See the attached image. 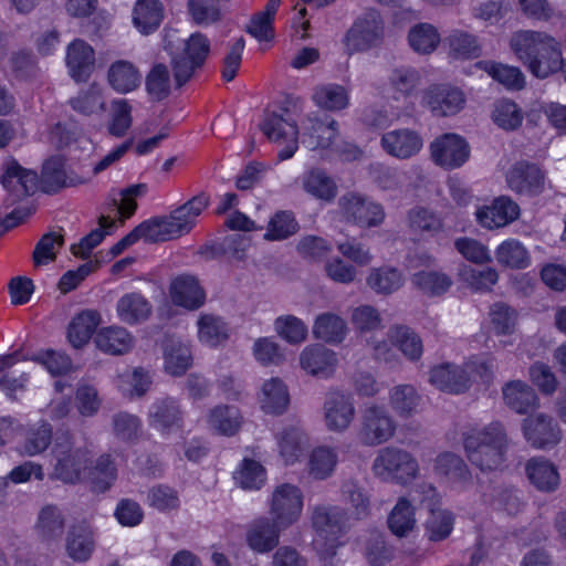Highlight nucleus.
I'll return each mask as SVG.
<instances>
[{
    "label": "nucleus",
    "mask_w": 566,
    "mask_h": 566,
    "mask_svg": "<svg viewBox=\"0 0 566 566\" xmlns=\"http://www.w3.org/2000/svg\"><path fill=\"white\" fill-rule=\"evenodd\" d=\"M170 296L176 305L188 310L199 308L206 300V294L198 280L188 274L179 275L171 281Z\"/></svg>",
    "instance_id": "obj_27"
},
{
    "label": "nucleus",
    "mask_w": 566,
    "mask_h": 566,
    "mask_svg": "<svg viewBox=\"0 0 566 566\" xmlns=\"http://www.w3.org/2000/svg\"><path fill=\"white\" fill-rule=\"evenodd\" d=\"M281 0H269L264 10L254 14L247 27V31L259 41H269L273 38V20Z\"/></svg>",
    "instance_id": "obj_60"
},
{
    "label": "nucleus",
    "mask_w": 566,
    "mask_h": 566,
    "mask_svg": "<svg viewBox=\"0 0 566 566\" xmlns=\"http://www.w3.org/2000/svg\"><path fill=\"white\" fill-rule=\"evenodd\" d=\"M520 214V206L509 196H500L475 212L479 224L488 230L504 228L518 219Z\"/></svg>",
    "instance_id": "obj_14"
},
{
    "label": "nucleus",
    "mask_w": 566,
    "mask_h": 566,
    "mask_svg": "<svg viewBox=\"0 0 566 566\" xmlns=\"http://www.w3.org/2000/svg\"><path fill=\"white\" fill-rule=\"evenodd\" d=\"M530 482L542 492H553L559 484V474L555 465L544 458H532L525 465Z\"/></svg>",
    "instance_id": "obj_33"
},
{
    "label": "nucleus",
    "mask_w": 566,
    "mask_h": 566,
    "mask_svg": "<svg viewBox=\"0 0 566 566\" xmlns=\"http://www.w3.org/2000/svg\"><path fill=\"white\" fill-rule=\"evenodd\" d=\"M464 449L470 462L481 471H493L504 462L507 437L500 422L464 433Z\"/></svg>",
    "instance_id": "obj_2"
},
{
    "label": "nucleus",
    "mask_w": 566,
    "mask_h": 566,
    "mask_svg": "<svg viewBox=\"0 0 566 566\" xmlns=\"http://www.w3.org/2000/svg\"><path fill=\"white\" fill-rule=\"evenodd\" d=\"M388 338L410 361H418L423 354L420 336L410 327L396 325L389 328Z\"/></svg>",
    "instance_id": "obj_38"
},
{
    "label": "nucleus",
    "mask_w": 566,
    "mask_h": 566,
    "mask_svg": "<svg viewBox=\"0 0 566 566\" xmlns=\"http://www.w3.org/2000/svg\"><path fill=\"white\" fill-rule=\"evenodd\" d=\"M385 35V22L376 10H367L355 19L342 40L348 55L367 52L381 44Z\"/></svg>",
    "instance_id": "obj_6"
},
{
    "label": "nucleus",
    "mask_w": 566,
    "mask_h": 566,
    "mask_svg": "<svg viewBox=\"0 0 566 566\" xmlns=\"http://www.w3.org/2000/svg\"><path fill=\"white\" fill-rule=\"evenodd\" d=\"M420 74L416 69L399 66L390 72L388 84L394 92V97L399 99L400 97L412 95L420 83Z\"/></svg>",
    "instance_id": "obj_55"
},
{
    "label": "nucleus",
    "mask_w": 566,
    "mask_h": 566,
    "mask_svg": "<svg viewBox=\"0 0 566 566\" xmlns=\"http://www.w3.org/2000/svg\"><path fill=\"white\" fill-rule=\"evenodd\" d=\"M304 190L316 199L331 202L337 195V185L324 170L312 169L302 178Z\"/></svg>",
    "instance_id": "obj_49"
},
{
    "label": "nucleus",
    "mask_w": 566,
    "mask_h": 566,
    "mask_svg": "<svg viewBox=\"0 0 566 566\" xmlns=\"http://www.w3.org/2000/svg\"><path fill=\"white\" fill-rule=\"evenodd\" d=\"M310 511L316 542H322L325 552L334 555L336 548L343 544L340 538L349 530L347 512L340 506L329 504H316Z\"/></svg>",
    "instance_id": "obj_4"
},
{
    "label": "nucleus",
    "mask_w": 566,
    "mask_h": 566,
    "mask_svg": "<svg viewBox=\"0 0 566 566\" xmlns=\"http://www.w3.org/2000/svg\"><path fill=\"white\" fill-rule=\"evenodd\" d=\"M338 463L336 448L319 446L312 450L308 457L307 470L314 480H326L333 475Z\"/></svg>",
    "instance_id": "obj_39"
},
{
    "label": "nucleus",
    "mask_w": 566,
    "mask_h": 566,
    "mask_svg": "<svg viewBox=\"0 0 566 566\" xmlns=\"http://www.w3.org/2000/svg\"><path fill=\"white\" fill-rule=\"evenodd\" d=\"M495 259L501 266L512 270L526 269L531 264L527 249L516 239L503 241L495 250Z\"/></svg>",
    "instance_id": "obj_48"
},
{
    "label": "nucleus",
    "mask_w": 566,
    "mask_h": 566,
    "mask_svg": "<svg viewBox=\"0 0 566 566\" xmlns=\"http://www.w3.org/2000/svg\"><path fill=\"white\" fill-rule=\"evenodd\" d=\"M564 65L562 45L553 35L545 33L541 49L532 62L528 71L539 78H545L559 71Z\"/></svg>",
    "instance_id": "obj_23"
},
{
    "label": "nucleus",
    "mask_w": 566,
    "mask_h": 566,
    "mask_svg": "<svg viewBox=\"0 0 566 566\" xmlns=\"http://www.w3.org/2000/svg\"><path fill=\"white\" fill-rule=\"evenodd\" d=\"M52 442V427L48 422H41L32 427L25 436L20 452L24 455H36L45 451Z\"/></svg>",
    "instance_id": "obj_62"
},
{
    "label": "nucleus",
    "mask_w": 566,
    "mask_h": 566,
    "mask_svg": "<svg viewBox=\"0 0 566 566\" xmlns=\"http://www.w3.org/2000/svg\"><path fill=\"white\" fill-rule=\"evenodd\" d=\"M397 423L390 411L382 405L367 403L360 411L356 438L361 446L378 447L391 440Z\"/></svg>",
    "instance_id": "obj_5"
},
{
    "label": "nucleus",
    "mask_w": 566,
    "mask_h": 566,
    "mask_svg": "<svg viewBox=\"0 0 566 566\" xmlns=\"http://www.w3.org/2000/svg\"><path fill=\"white\" fill-rule=\"evenodd\" d=\"M469 369L472 365L442 363L430 369L429 381L441 391L459 395L470 388Z\"/></svg>",
    "instance_id": "obj_16"
},
{
    "label": "nucleus",
    "mask_w": 566,
    "mask_h": 566,
    "mask_svg": "<svg viewBox=\"0 0 566 566\" xmlns=\"http://www.w3.org/2000/svg\"><path fill=\"white\" fill-rule=\"evenodd\" d=\"M340 493L344 501L350 505L357 520H361L369 514V495L358 481L354 479L345 480L342 483Z\"/></svg>",
    "instance_id": "obj_58"
},
{
    "label": "nucleus",
    "mask_w": 566,
    "mask_h": 566,
    "mask_svg": "<svg viewBox=\"0 0 566 566\" xmlns=\"http://www.w3.org/2000/svg\"><path fill=\"white\" fill-rule=\"evenodd\" d=\"M260 129L269 140L283 146L277 158L283 161L294 156L298 148V127L295 120L289 117V109L283 107L282 113H266Z\"/></svg>",
    "instance_id": "obj_9"
},
{
    "label": "nucleus",
    "mask_w": 566,
    "mask_h": 566,
    "mask_svg": "<svg viewBox=\"0 0 566 566\" xmlns=\"http://www.w3.org/2000/svg\"><path fill=\"white\" fill-rule=\"evenodd\" d=\"M107 81L117 93L127 94L140 85L142 75L132 62L118 60L111 64Z\"/></svg>",
    "instance_id": "obj_36"
},
{
    "label": "nucleus",
    "mask_w": 566,
    "mask_h": 566,
    "mask_svg": "<svg viewBox=\"0 0 566 566\" xmlns=\"http://www.w3.org/2000/svg\"><path fill=\"white\" fill-rule=\"evenodd\" d=\"M96 346L104 353L123 355L133 347L134 338L128 331L120 326L101 329L95 337Z\"/></svg>",
    "instance_id": "obj_42"
},
{
    "label": "nucleus",
    "mask_w": 566,
    "mask_h": 566,
    "mask_svg": "<svg viewBox=\"0 0 566 566\" xmlns=\"http://www.w3.org/2000/svg\"><path fill=\"white\" fill-rule=\"evenodd\" d=\"M546 32L518 30L510 39V48L516 57L528 69L541 49Z\"/></svg>",
    "instance_id": "obj_37"
},
{
    "label": "nucleus",
    "mask_w": 566,
    "mask_h": 566,
    "mask_svg": "<svg viewBox=\"0 0 566 566\" xmlns=\"http://www.w3.org/2000/svg\"><path fill=\"white\" fill-rule=\"evenodd\" d=\"M279 453L285 464L295 463L303 454L307 444V438L303 429L296 424H290L276 434Z\"/></svg>",
    "instance_id": "obj_34"
},
{
    "label": "nucleus",
    "mask_w": 566,
    "mask_h": 566,
    "mask_svg": "<svg viewBox=\"0 0 566 566\" xmlns=\"http://www.w3.org/2000/svg\"><path fill=\"white\" fill-rule=\"evenodd\" d=\"M373 472L384 481L407 484L417 478L419 465L410 452L396 447H386L375 458Z\"/></svg>",
    "instance_id": "obj_7"
},
{
    "label": "nucleus",
    "mask_w": 566,
    "mask_h": 566,
    "mask_svg": "<svg viewBox=\"0 0 566 566\" xmlns=\"http://www.w3.org/2000/svg\"><path fill=\"white\" fill-rule=\"evenodd\" d=\"M388 401L400 418H409L417 412L421 396L412 385L400 384L389 390Z\"/></svg>",
    "instance_id": "obj_43"
},
{
    "label": "nucleus",
    "mask_w": 566,
    "mask_h": 566,
    "mask_svg": "<svg viewBox=\"0 0 566 566\" xmlns=\"http://www.w3.org/2000/svg\"><path fill=\"white\" fill-rule=\"evenodd\" d=\"M505 181L516 195L533 198L543 193L546 172L537 164L520 160L507 170Z\"/></svg>",
    "instance_id": "obj_11"
},
{
    "label": "nucleus",
    "mask_w": 566,
    "mask_h": 566,
    "mask_svg": "<svg viewBox=\"0 0 566 566\" xmlns=\"http://www.w3.org/2000/svg\"><path fill=\"white\" fill-rule=\"evenodd\" d=\"M366 282L376 294L389 295L403 285L405 279L398 269L380 266L370 270Z\"/></svg>",
    "instance_id": "obj_47"
},
{
    "label": "nucleus",
    "mask_w": 566,
    "mask_h": 566,
    "mask_svg": "<svg viewBox=\"0 0 566 566\" xmlns=\"http://www.w3.org/2000/svg\"><path fill=\"white\" fill-rule=\"evenodd\" d=\"M95 549L92 530L84 525H72L65 537L66 555L76 563L87 562Z\"/></svg>",
    "instance_id": "obj_29"
},
{
    "label": "nucleus",
    "mask_w": 566,
    "mask_h": 566,
    "mask_svg": "<svg viewBox=\"0 0 566 566\" xmlns=\"http://www.w3.org/2000/svg\"><path fill=\"white\" fill-rule=\"evenodd\" d=\"M338 207L346 222L364 229L379 227L386 217L380 203L354 191L343 195L338 200Z\"/></svg>",
    "instance_id": "obj_8"
},
{
    "label": "nucleus",
    "mask_w": 566,
    "mask_h": 566,
    "mask_svg": "<svg viewBox=\"0 0 566 566\" xmlns=\"http://www.w3.org/2000/svg\"><path fill=\"white\" fill-rule=\"evenodd\" d=\"M411 283L428 296H440L449 291L452 279L439 271H419L411 276Z\"/></svg>",
    "instance_id": "obj_54"
},
{
    "label": "nucleus",
    "mask_w": 566,
    "mask_h": 566,
    "mask_svg": "<svg viewBox=\"0 0 566 566\" xmlns=\"http://www.w3.org/2000/svg\"><path fill=\"white\" fill-rule=\"evenodd\" d=\"M394 553V547L378 532H371L365 542L364 555L371 566H385L392 559Z\"/></svg>",
    "instance_id": "obj_63"
},
{
    "label": "nucleus",
    "mask_w": 566,
    "mask_h": 566,
    "mask_svg": "<svg viewBox=\"0 0 566 566\" xmlns=\"http://www.w3.org/2000/svg\"><path fill=\"white\" fill-rule=\"evenodd\" d=\"M70 105L75 112L86 116L105 109L102 91L96 84L90 85L87 90L81 91L75 97L71 98Z\"/></svg>",
    "instance_id": "obj_64"
},
{
    "label": "nucleus",
    "mask_w": 566,
    "mask_h": 566,
    "mask_svg": "<svg viewBox=\"0 0 566 566\" xmlns=\"http://www.w3.org/2000/svg\"><path fill=\"white\" fill-rule=\"evenodd\" d=\"M416 525L415 509L410 501L400 497L388 516V526L390 531L399 536H407Z\"/></svg>",
    "instance_id": "obj_57"
},
{
    "label": "nucleus",
    "mask_w": 566,
    "mask_h": 566,
    "mask_svg": "<svg viewBox=\"0 0 566 566\" xmlns=\"http://www.w3.org/2000/svg\"><path fill=\"white\" fill-rule=\"evenodd\" d=\"M165 369L172 376H181L191 366L189 347L180 340L167 339L164 345Z\"/></svg>",
    "instance_id": "obj_52"
},
{
    "label": "nucleus",
    "mask_w": 566,
    "mask_h": 566,
    "mask_svg": "<svg viewBox=\"0 0 566 566\" xmlns=\"http://www.w3.org/2000/svg\"><path fill=\"white\" fill-rule=\"evenodd\" d=\"M52 454L55 459L52 479L74 484L81 480L87 468L90 451L86 447L76 444L75 436L66 429L56 432Z\"/></svg>",
    "instance_id": "obj_3"
},
{
    "label": "nucleus",
    "mask_w": 566,
    "mask_h": 566,
    "mask_svg": "<svg viewBox=\"0 0 566 566\" xmlns=\"http://www.w3.org/2000/svg\"><path fill=\"white\" fill-rule=\"evenodd\" d=\"M381 146L388 155L398 159H408L421 150L423 142L417 132L402 128L384 134Z\"/></svg>",
    "instance_id": "obj_24"
},
{
    "label": "nucleus",
    "mask_w": 566,
    "mask_h": 566,
    "mask_svg": "<svg viewBox=\"0 0 566 566\" xmlns=\"http://www.w3.org/2000/svg\"><path fill=\"white\" fill-rule=\"evenodd\" d=\"M406 227L411 234L432 237L442 230L443 222L433 210L415 206L407 211Z\"/></svg>",
    "instance_id": "obj_32"
},
{
    "label": "nucleus",
    "mask_w": 566,
    "mask_h": 566,
    "mask_svg": "<svg viewBox=\"0 0 566 566\" xmlns=\"http://www.w3.org/2000/svg\"><path fill=\"white\" fill-rule=\"evenodd\" d=\"M431 158L444 169L461 167L470 157V146L457 134H443L430 144Z\"/></svg>",
    "instance_id": "obj_13"
},
{
    "label": "nucleus",
    "mask_w": 566,
    "mask_h": 566,
    "mask_svg": "<svg viewBox=\"0 0 566 566\" xmlns=\"http://www.w3.org/2000/svg\"><path fill=\"white\" fill-rule=\"evenodd\" d=\"M140 418L127 411H119L112 416V432L114 437L125 443L138 440L142 433Z\"/></svg>",
    "instance_id": "obj_56"
},
{
    "label": "nucleus",
    "mask_w": 566,
    "mask_h": 566,
    "mask_svg": "<svg viewBox=\"0 0 566 566\" xmlns=\"http://www.w3.org/2000/svg\"><path fill=\"white\" fill-rule=\"evenodd\" d=\"M434 471L454 484H464L471 479V473L464 461L459 455L450 452L437 457Z\"/></svg>",
    "instance_id": "obj_53"
},
{
    "label": "nucleus",
    "mask_w": 566,
    "mask_h": 566,
    "mask_svg": "<svg viewBox=\"0 0 566 566\" xmlns=\"http://www.w3.org/2000/svg\"><path fill=\"white\" fill-rule=\"evenodd\" d=\"M179 41L177 32L165 35V50L169 52L174 80L167 65L155 64L146 76V91L154 101H163L169 96L172 83L179 88L184 86L200 70L210 52V42L201 33L192 34L188 40H181L182 48L175 45Z\"/></svg>",
    "instance_id": "obj_1"
},
{
    "label": "nucleus",
    "mask_w": 566,
    "mask_h": 566,
    "mask_svg": "<svg viewBox=\"0 0 566 566\" xmlns=\"http://www.w3.org/2000/svg\"><path fill=\"white\" fill-rule=\"evenodd\" d=\"M164 18V8L159 0H138L133 12V22L143 33L156 31Z\"/></svg>",
    "instance_id": "obj_40"
},
{
    "label": "nucleus",
    "mask_w": 566,
    "mask_h": 566,
    "mask_svg": "<svg viewBox=\"0 0 566 566\" xmlns=\"http://www.w3.org/2000/svg\"><path fill=\"white\" fill-rule=\"evenodd\" d=\"M259 401L261 409L266 413H284L290 405L287 386L277 377L265 380L261 387Z\"/></svg>",
    "instance_id": "obj_30"
},
{
    "label": "nucleus",
    "mask_w": 566,
    "mask_h": 566,
    "mask_svg": "<svg viewBox=\"0 0 566 566\" xmlns=\"http://www.w3.org/2000/svg\"><path fill=\"white\" fill-rule=\"evenodd\" d=\"M505 405L517 413H527L537 406V396L532 387L522 380H511L502 388Z\"/></svg>",
    "instance_id": "obj_35"
},
{
    "label": "nucleus",
    "mask_w": 566,
    "mask_h": 566,
    "mask_svg": "<svg viewBox=\"0 0 566 566\" xmlns=\"http://www.w3.org/2000/svg\"><path fill=\"white\" fill-rule=\"evenodd\" d=\"M424 105L434 116L443 117L459 113L465 103L461 90L446 84H434L423 95Z\"/></svg>",
    "instance_id": "obj_15"
},
{
    "label": "nucleus",
    "mask_w": 566,
    "mask_h": 566,
    "mask_svg": "<svg viewBox=\"0 0 566 566\" xmlns=\"http://www.w3.org/2000/svg\"><path fill=\"white\" fill-rule=\"evenodd\" d=\"M526 440L537 449L556 446L562 439V432L553 419L544 413L527 417L523 421Z\"/></svg>",
    "instance_id": "obj_18"
},
{
    "label": "nucleus",
    "mask_w": 566,
    "mask_h": 566,
    "mask_svg": "<svg viewBox=\"0 0 566 566\" xmlns=\"http://www.w3.org/2000/svg\"><path fill=\"white\" fill-rule=\"evenodd\" d=\"M410 48L419 54H430L440 43L438 30L430 23H418L408 33Z\"/></svg>",
    "instance_id": "obj_59"
},
{
    "label": "nucleus",
    "mask_w": 566,
    "mask_h": 566,
    "mask_svg": "<svg viewBox=\"0 0 566 566\" xmlns=\"http://www.w3.org/2000/svg\"><path fill=\"white\" fill-rule=\"evenodd\" d=\"M101 323L97 311L86 310L78 313L70 323L69 340L75 348H81L88 343L95 329Z\"/></svg>",
    "instance_id": "obj_41"
},
{
    "label": "nucleus",
    "mask_w": 566,
    "mask_h": 566,
    "mask_svg": "<svg viewBox=\"0 0 566 566\" xmlns=\"http://www.w3.org/2000/svg\"><path fill=\"white\" fill-rule=\"evenodd\" d=\"M208 205L209 197L206 193H200L170 213L181 235L187 234L192 230L197 222V218L208 207Z\"/></svg>",
    "instance_id": "obj_45"
},
{
    "label": "nucleus",
    "mask_w": 566,
    "mask_h": 566,
    "mask_svg": "<svg viewBox=\"0 0 566 566\" xmlns=\"http://www.w3.org/2000/svg\"><path fill=\"white\" fill-rule=\"evenodd\" d=\"M338 359L336 353L323 345L306 346L300 355V365L308 375L329 378L333 376Z\"/></svg>",
    "instance_id": "obj_20"
},
{
    "label": "nucleus",
    "mask_w": 566,
    "mask_h": 566,
    "mask_svg": "<svg viewBox=\"0 0 566 566\" xmlns=\"http://www.w3.org/2000/svg\"><path fill=\"white\" fill-rule=\"evenodd\" d=\"M197 326L199 340L210 347H217L229 338V326L221 316L201 314Z\"/></svg>",
    "instance_id": "obj_46"
},
{
    "label": "nucleus",
    "mask_w": 566,
    "mask_h": 566,
    "mask_svg": "<svg viewBox=\"0 0 566 566\" xmlns=\"http://www.w3.org/2000/svg\"><path fill=\"white\" fill-rule=\"evenodd\" d=\"M116 312L122 322L135 325L149 318L153 306L143 294L132 292L124 294L117 301Z\"/></svg>",
    "instance_id": "obj_31"
},
{
    "label": "nucleus",
    "mask_w": 566,
    "mask_h": 566,
    "mask_svg": "<svg viewBox=\"0 0 566 566\" xmlns=\"http://www.w3.org/2000/svg\"><path fill=\"white\" fill-rule=\"evenodd\" d=\"M41 543L48 547L56 546L65 531V516L60 507L53 504L43 506L34 525Z\"/></svg>",
    "instance_id": "obj_25"
},
{
    "label": "nucleus",
    "mask_w": 566,
    "mask_h": 566,
    "mask_svg": "<svg viewBox=\"0 0 566 566\" xmlns=\"http://www.w3.org/2000/svg\"><path fill=\"white\" fill-rule=\"evenodd\" d=\"M284 530L270 517H260L248 526L245 543L253 552L266 554L279 545L280 534Z\"/></svg>",
    "instance_id": "obj_19"
},
{
    "label": "nucleus",
    "mask_w": 566,
    "mask_h": 566,
    "mask_svg": "<svg viewBox=\"0 0 566 566\" xmlns=\"http://www.w3.org/2000/svg\"><path fill=\"white\" fill-rule=\"evenodd\" d=\"M303 510V493L294 484L283 483L272 492L270 500L271 520L279 526L289 528L301 517Z\"/></svg>",
    "instance_id": "obj_10"
},
{
    "label": "nucleus",
    "mask_w": 566,
    "mask_h": 566,
    "mask_svg": "<svg viewBox=\"0 0 566 566\" xmlns=\"http://www.w3.org/2000/svg\"><path fill=\"white\" fill-rule=\"evenodd\" d=\"M312 98L316 106L326 111H342L349 104L348 91L335 83L322 84L314 88Z\"/></svg>",
    "instance_id": "obj_51"
},
{
    "label": "nucleus",
    "mask_w": 566,
    "mask_h": 566,
    "mask_svg": "<svg viewBox=\"0 0 566 566\" xmlns=\"http://www.w3.org/2000/svg\"><path fill=\"white\" fill-rule=\"evenodd\" d=\"M88 476L96 491L108 490L117 479V468L111 454L99 455L91 468Z\"/></svg>",
    "instance_id": "obj_61"
},
{
    "label": "nucleus",
    "mask_w": 566,
    "mask_h": 566,
    "mask_svg": "<svg viewBox=\"0 0 566 566\" xmlns=\"http://www.w3.org/2000/svg\"><path fill=\"white\" fill-rule=\"evenodd\" d=\"M323 409L326 428L337 433L345 432L356 416L353 395L340 390L327 392Z\"/></svg>",
    "instance_id": "obj_12"
},
{
    "label": "nucleus",
    "mask_w": 566,
    "mask_h": 566,
    "mask_svg": "<svg viewBox=\"0 0 566 566\" xmlns=\"http://www.w3.org/2000/svg\"><path fill=\"white\" fill-rule=\"evenodd\" d=\"M313 335L326 343L339 344L347 335V324L337 314L323 313L315 318Z\"/></svg>",
    "instance_id": "obj_44"
},
{
    "label": "nucleus",
    "mask_w": 566,
    "mask_h": 566,
    "mask_svg": "<svg viewBox=\"0 0 566 566\" xmlns=\"http://www.w3.org/2000/svg\"><path fill=\"white\" fill-rule=\"evenodd\" d=\"M84 181L76 175H69L64 160L56 156L48 159L42 168L41 188L46 193H55L64 187H74Z\"/></svg>",
    "instance_id": "obj_28"
},
{
    "label": "nucleus",
    "mask_w": 566,
    "mask_h": 566,
    "mask_svg": "<svg viewBox=\"0 0 566 566\" xmlns=\"http://www.w3.org/2000/svg\"><path fill=\"white\" fill-rule=\"evenodd\" d=\"M1 182L15 201L33 193L38 189L39 178L35 171L24 169L18 161L11 160L7 164Z\"/></svg>",
    "instance_id": "obj_26"
},
{
    "label": "nucleus",
    "mask_w": 566,
    "mask_h": 566,
    "mask_svg": "<svg viewBox=\"0 0 566 566\" xmlns=\"http://www.w3.org/2000/svg\"><path fill=\"white\" fill-rule=\"evenodd\" d=\"M65 62L71 77L76 82H85L94 71V49L84 40L75 39L66 48Z\"/></svg>",
    "instance_id": "obj_21"
},
{
    "label": "nucleus",
    "mask_w": 566,
    "mask_h": 566,
    "mask_svg": "<svg viewBox=\"0 0 566 566\" xmlns=\"http://www.w3.org/2000/svg\"><path fill=\"white\" fill-rule=\"evenodd\" d=\"M241 419L239 410L228 405L213 407L207 416L209 427L223 436H233L241 426Z\"/></svg>",
    "instance_id": "obj_50"
},
{
    "label": "nucleus",
    "mask_w": 566,
    "mask_h": 566,
    "mask_svg": "<svg viewBox=\"0 0 566 566\" xmlns=\"http://www.w3.org/2000/svg\"><path fill=\"white\" fill-rule=\"evenodd\" d=\"M182 419L180 405L172 397L158 398L149 407V426L163 433H169L171 430L180 428Z\"/></svg>",
    "instance_id": "obj_22"
},
{
    "label": "nucleus",
    "mask_w": 566,
    "mask_h": 566,
    "mask_svg": "<svg viewBox=\"0 0 566 566\" xmlns=\"http://www.w3.org/2000/svg\"><path fill=\"white\" fill-rule=\"evenodd\" d=\"M337 126V122L328 116L307 115L302 123V142L312 150L327 149L338 135Z\"/></svg>",
    "instance_id": "obj_17"
}]
</instances>
